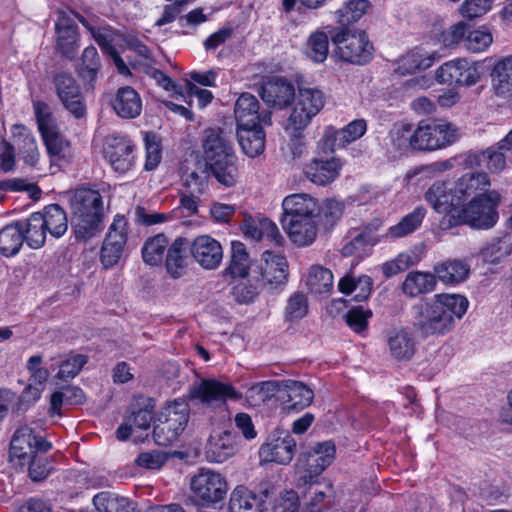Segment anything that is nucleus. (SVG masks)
<instances>
[{
    "label": "nucleus",
    "mask_w": 512,
    "mask_h": 512,
    "mask_svg": "<svg viewBox=\"0 0 512 512\" xmlns=\"http://www.w3.org/2000/svg\"><path fill=\"white\" fill-rule=\"evenodd\" d=\"M469 28V24L464 21H459L442 32L441 42L445 47H456L458 45H462L464 48Z\"/></svg>",
    "instance_id": "obj_61"
},
{
    "label": "nucleus",
    "mask_w": 512,
    "mask_h": 512,
    "mask_svg": "<svg viewBox=\"0 0 512 512\" xmlns=\"http://www.w3.org/2000/svg\"><path fill=\"white\" fill-rule=\"evenodd\" d=\"M190 243L184 237H177L170 243L165 259L167 273L175 279L184 276L189 265Z\"/></svg>",
    "instance_id": "obj_27"
},
{
    "label": "nucleus",
    "mask_w": 512,
    "mask_h": 512,
    "mask_svg": "<svg viewBox=\"0 0 512 512\" xmlns=\"http://www.w3.org/2000/svg\"><path fill=\"white\" fill-rule=\"evenodd\" d=\"M169 245V239L163 233L147 238L141 249L143 261L150 266L161 264Z\"/></svg>",
    "instance_id": "obj_45"
},
{
    "label": "nucleus",
    "mask_w": 512,
    "mask_h": 512,
    "mask_svg": "<svg viewBox=\"0 0 512 512\" xmlns=\"http://www.w3.org/2000/svg\"><path fill=\"white\" fill-rule=\"evenodd\" d=\"M100 67L101 63L97 49L94 46L86 47L78 65L80 76L84 80L92 82L96 79Z\"/></svg>",
    "instance_id": "obj_55"
},
{
    "label": "nucleus",
    "mask_w": 512,
    "mask_h": 512,
    "mask_svg": "<svg viewBox=\"0 0 512 512\" xmlns=\"http://www.w3.org/2000/svg\"><path fill=\"white\" fill-rule=\"evenodd\" d=\"M426 213L427 210L424 206H417L412 212L402 217L397 224L389 227L385 237L397 239L415 232L421 226Z\"/></svg>",
    "instance_id": "obj_40"
},
{
    "label": "nucleus",
    "mask_w": 512,
    "mask_h": 512,
    "mask_svg": "<svg viewBox=\"0 0 512 512\" xmlns=\"http://www.w3.org/2000/svg\"><path fill=\"white\" fill-rule=\"evenodd\" d=\"M236 452L234 439L230 433L213 435L206 447V456L209 461L222 463Z\"/></svg>",
    "instance_id": "obj_38"
},
{
    "label": "nucleus",
    "mask_w": 512,
    "mask_h": 512,
    "mask_svg": "<svg viewBox=\"0 0 512 512\" xmlns=\"http://www.w3.org/2000/svg\"><path fill=\"white\" fill-rule=\"evenodd\" d=\"M326 97L315 87H300L292 102L291 112L284 122L285 132L292 138H300L325 105Z\"/></svg>",
    "instance_id": "obj_5"
},
{
    "label": "nucleus",
    "mask_w": 512,
    "mask_h": 512,
    "mask_svg": "<svg viewBox=\"0 0 512 512\" xmlns=\"http://www.w3.org/2000/svg\"><path fill=\"white\" fill-rule=\"evenodd\" d=\"M24 241L20 222L5 226L0 231V253L5 257L16 255Z\"/></svg>",
    "instance_id": "obj_47"
},
{
    "label": "nucleus",
    "mask_w": 512,
    "mask_h": 512,
    "mask_svg": "<svg viewBox=\"0 0 512 512\" xmlns=\"http://www.w3.org/2000/svg\"><path fill=\"white\" fill-rule=\"evenodd\" d=\"M281 391L280 381H262L251 385L245 392V399L251 407H259Z\"/></svg>",
    "instance_id": "obj_49"
},
{
    "label": "nucleus",
    "mask_w": 512,
    "mask_h": 512,
    "mask_svg": "<svg viewBox=\"0 0 512 512\" xmlns=\"http://www.w3.org/2000/svg\"><path fill=\"white\" fill-rule=\"evenodd\" d=\"M435 60L434 53H424L418 49L412 50L398 60L396 71L401 75L412 74L431 67Z\"/></svg>",
    "instance_id": "obj_42"
},
{
    "label": "nucleus",
    "mask_w": 512,
    "mask_h": 512,
    "mask_svg": "<svg viewBox=\"0 0 512 512\" xmlns=\"http://www.w3.org/2000/svg\"><path fill=\"white\" fill-rule=\"evenodd\" d=\"M50 443L42 436L36 435L33 428L24 425L18 428L10 443V461L14 466L24 469L39 452H46L50 449Z\"/></svg>",
    "instance_id": "obj_10"
},
{
    "label": "nucleus",
    "mask_w": 512,
    "mask_h": 512,
    "mask_svg": "<svg viewBox=\"0 0 512 512\" xmlns=\"http://www.w3.org/2000/svg\"><path fill=\"white\" fill-rule=\"evenodd\" d=\"M335 452L336 449L334 444L330 441H326L318 443L307 453L315 460V463L320 466V472L322 473L333 462Z\"/></svg>",
    "instance_id": "obj_62"
},
{
    "label": "nucleus",
    "mask_w": 512,
    "mask_h": 512,
    "mask_svg": "<svg viewBox=\"0 0 512 512\" xmlns=\"http://www.w3.org/2000/svg\"><path fill=\"white\" fill-rule=\"evenodd\" d=\"M390 356L397 361H409L417 350L416 338L408 327H395L386 334Z\"/></svg>",
    "instance_id": "obj_22"
},
{
    "label": "nucleus",
    "mask_w": 512,
    "mask_h": 512,
    "mask_svg": "<svg viewBox=\"0 0 512 512\" xmlns=\"http://www.w3.org/2000/svg\"><path fill=\"white\" fill-rule=\"evenodd\" d=\"M56 38V49L68 59H74L79 48V34L77 30L62 31Z\"/></svg>",
    "instance_id": "obj_60"
},
{
    "label": "nucleus",
    "mask_w": 512,
    "mask_h": 512,
    "mask_svg": "<svg viewBox=\"0 0 512 512\" xmlns=\"http://www.w3.org/2000/svg\"><path fill=\"white\" fill-rule=\"evenodd\" d=\"M86 362L87 358L84 355H71L61 362L55 377L60 380L72 379L81 371Z\"/></svg>",
    "instance_id": "obj_63"
},
{
    "label": "nucleus",
    "mask_w": 512,
    "mask_h": 512,
    "mask_svg": "<svg viewBox=\"0 0 512 512\" xmlns=\"http://www.w3.org/2000/svg\"><path fill=\"white\" fill-rule=\"evenodd\" d=\"M112 107L119 117L133 119L142 111V100L136 90L126 86L117 91Z\"/></svg>",
    "instance_id": "obj_30"
},
{
    "label": "nucleus",
    "mask_w": 512,
    "mask_h": 512,
    "mask_svg": "<svg viewBox=\"0 0 512 512\" xmlns=\"http://www.w3.org/2000/svg\"><path fill=\"white\" fill-rule=\"evenodd\" d=\"M344 205L342 202L328 199L319 206L317 219L323 223L326 230L333 228L342 217Z\"/></svg>",
    "instance_id": "obj_59"
},
{
    "label": "nucleus",
    "mask_w": 512,
    "mask_h": 512,
    "mask_svg": "<svg viewBox=\"0 0 512 512\" xmlns=\"http://www.w3.org/2000/svg\"><path fill=\"white\" fill-rule=\"evenodd\" d=\"M190 252L194 260L205 270H214L223 260V248L220 242L209 235H200L190 243Z\"/></svg>",
    "instance_id": "obj_19"
},
{
    "label": "nucleus",
    "mask_w": 512,
    "mask_h": 512,
    "mask_svg": "<svg viewBox=\"0 0 512 512\" xmlns=\"http://www.w3.org/2000/svg\"><path fill=\"white\" fill-rule=\"evenodd\" d=\"M343 163L337 157H315L304 167L306 178L318 186L334 182L340 175Z\"/></svg>",
    "instance_id": "obj_20"
},
{
    "label": "nucleus",
    "mask_w": 512,
    "mask_h": 512,
    "mask_svg": "<svg viewBox=\"0 0 512 512\" xmlns=\"http://www.w3.org/2000/svg\"><path fill=\"white\" fill-rule=\"evenodd\" d=\"M71 209L72 225L77 238L86 240L100 231L103 201L98 191L77 189L71 198Z\"/></svg>",
    "instance_id": "obj_3"
},
{
    "label": "nucleus",
    "mask_w": 512,
    "mask_h": 512,
    "mask_svg": "<svg viewBox=\"0 0 512 512\" xmlns=\"http://www.w3.org/2000/svg\"><path fill=\"white\" fill-rule=\"evenodd\" d=\"M501 202L500 194L492 190L462 205L456 215L443 217L439 222L442 230L451 229L465 223L474 228L489 229L498 221L497 207Z\"/></svg>",
    "instance_id": "obj_2"
},
{
    "label": "nucleus",
    "mask_w": 512,
    "mask_h": 512,
    "mask_svg": "<svg viewBox=\"0 0 512 512\" xmlns=\"http://www.w3.org/2000/svg\"><path fill=\"white\" fill-rule=\"evenodd\" d=\"M281 391L284 390L288 396V402L292 408L304 409L308 407L314 399V391L300 381L286 380L280 381Z\"/></svg>",
    "instance_id": "obj_43"
},
{
    "label": "nucleus",
    "mask_w": 512,
    "mask_h": 512,
    "mask_svg": "<svg viewBox=\"0 0 512 512\" xmlns=\"http://www.w3.org/2000/svg\"><path fill=\"white\" fill-rule=\"evenodd\" d=\"M235 117L237 128L255 127L260 122L270 123V114H265L261 118L259 113V101L250 93H243L237 99L235 104Z\"/></svg>",
    "instance_id": "obj_25"
},
{
    "label": "nucleus",
    "mask_w": 512,
    "mask_h": 512,
    "mask_svg": "<svg viewBox=\"0 0 512 512\" xmlns=\"http://www.w3.org/2000/svg\"><path fill=\"white\" fill-rule=\"evenodd\" d=\"M437 284L434 273L422 271H410L403 283L402 292L408 297H417L432 292Z\"/></svg>",
    "instance_id": "obj_34"
},
{
    "label": "nucleus",
    "mask_w": 512,
    "mask_h": 512,
    "mask_svg": "<svg viewBox=\"0 0 512 512\" xmlns=\"http://www.w3.org/2000/svg\"><path fill=\"white\" fill-rule=\"evenodd\" d=\"M470 272L469 264L459 259H449L434 266L436 278L444 284L464 281Z\"/></svg>",
    "instance_id": "obj_35"
},
{
    "label": "nucleus",
    "mask_w": 512,
    "mask_h": 512,
    "mask_svg": "<svg viewBox=\"0 0 512 512\" xmlns=\"http://www.w3.org/2000/svg\"><path fill=\"white\" fill-rule=\"evenodd\" d=\"M257 269L263 284L277 287L285 285L288 280L289 265L286 257L279 252L264 251Z\"/></svg>",
    "instance_id": "obj_17"
},
{
    "label": "nucleus",
    "mask_w": 512,
    "mask_h": 512,
    "mask_svg": "<svg viewBox=\"0 0 512 512\" xmlns=\"http://www.w3.org/2000/svg\"><path fill=\"white\" fill-rule=\"evenodd\" d=\"M57 96L63 106L76 118L85 115L86 107L81 89L75 78L69 73H59L54 77Z\"/></svg>",
    "instance_id": "obj_15"
},
{
    "label": "nucleus",
    "mask_w": 512,
    "mask_h": 512,
    "mask_svg": "<svg viewBox=\"0 0 512 512\" xmlns=\"http://www.w3.org/2000/svg\"><path fill=\"white\" fill-rule=\"evenodd\" d=\"M189 420V406L176 400L166 405L158 414L153 427L154 441L161 446L175 442L185 430Z\"/></svg>",
    "instance_id": "obj_7"
},
{
    "label": "nucleus",
    "mask_w": 512,
    "mask_h": 512,
    "mask_svg": "<svg viewBox=\"0 0 512 512\" xmlns=\"http://www.w3.org/2000/svg\"><path fill=\"white\" fill-rule=\"evenodd\" d=\"M261 507L260 499L245 486H237L230 495V512H251Z\"/></svg>",
    "instance_id": "obj_50"
},
{
    "label": "nucleus",
    "mask_w": 512,
    "mask_h": 512,
    "mask_svg": "<svg viewBox=\"0 0 512 512\" xmlns=\"http://www.w3.org/2000/svg\"><path fill=\"white\" fill-rule=\"evenodd\" d=\"M329 52L328 36L323 31L313 32L307 39L304 54L315 63H323Z\"/></svg>",
    "instance_id": "obj_53"
},
{
    "label": "nucleus",
    "mask_w": 512,
    "mask_h": 512,
    "mask_svg": "<svg viewBox=\"0 0 512 512\" xmlns=\"http://www.w3.org/2000/svg\"><path fill=\"white\" fill-rule=\"evenodd\" d=\"M490 179L484 172H468L453 182L461 206L467 199L490 192Z\"/></svg>",
    "instance_id": "obj_24"
},
{
    "label": "nucleus",
    "mask_w": 512,
    "mask_h": 512,
    "mask_svg": "<svg viewBox=\"0 0 512 512\" xmlns=\"http://www.w3.org/2000/svg\"><path fill=\"white\" fill-rule=\"evenodd\" d=\"M290 241L298 247L311 245L317 237V219L282 220Z\"/></svg>",
    "instance_id": "obj_28"
},
{
    "label": "nucleus",
    "mask_w": 512,
    "mask_h": 512,
    "mask_svg": "<svg viewBox=\"0 0 512 512\" xmlns=\"http://www.w3.org/2000/svg\"><path fill=\"white\" fill-rule=\"evenodd\" d=\"M491 85L497 96L512 97V55L502 58L494 65Z\"/></svg>",
    "instance_id": "obj_33"
},
{
    "label": "nucleus",
    "mask_w": 512,
    "mask_h": 512,
    "mask_svg": "<svg viewBox=\"0 0 512 512\" xmlns=\"http://www.w3.org/2000/svg\"><path fill=\"white\" fill-rule=\"evenodd\" d=\"M242 231L247 238L268 240L277 246H281L284 240L277 225L265 217L245 221Z\"/></svg>",
    "instance_id": "obj_29"
},
{
    "label": "nucleus",
    "mask_w": 512,
    "mask_h": 512,
    "mask_svg": "<svg viewBox=\"0 0 512 512\" xmlns=\"http://www.w3.org/2000/svg\"><path fill=\"white\" fill-rule=\"evenodd\" d=\"M436 80L441 84L472 86L481 79L478 66L466 58H456L445 62L435 72Z\"/></svg>",
    "instance_id": "obj_11"
},
{
    "label": "nucleus",
    "mask_w": 512,
    "mask_h": 512,
    "mask_svg": "<svg viewBox=\"0 0 512 512\" xmlns=\"http://www.w3.org/2000/svg\"><path fill=\"white\" fill-rule=\"evenodd\" d=\"M11 134L24 163L30 167L38 168L40 151L33 133L22 124H14L11 127Z\"/></svg>",
    "instance_id": "obj_26"
},
{
    "label": "nucleus",
    "mask_w": 512,
    "mask_h": 512,
    "mask_svg": "<svg viewBox=\"0 0 512 512\" xmlns=\"http://www.w3.org/2000/svg\"><path fill=\"white\" fill-rule=\"evenodd\" d=\"M296 448V441L288 432L273 435L259 450L261 461L285 465L291 462Z\"/></svg>",
    "instance_id": "obj_18"
},
{
    "label": "nucleus",
    "mask_w": 512,
    "mask_h": 512,
    "mask_svg": "<svg viewBox=\"0 0 512 512\" xmlns=\"http://www.w3.org/2000/svg\"><path fill=\"white\" fill-rule=\"evenodd\" d=\"M204 157L207 167L219 183L227 187L237 183V157L231 143L221 133L213 130L207 132Z\"/></svg>",
    "instance_id": "obj_4"
},
{
    "label": "nucleus",
    "mask_w": 512,
    "mask_h": 512,
    "mask_svg": "<svg viewBox=\"0 0 512 512\" xmlns=\"http://www.w3.org/2000/svg\"><path fill=\"white\" fill-rule=\"evenodd\" d=\"M79 22L91 33L104 53L110 54L116 50L113 45L116 32L113 29L109 27H94L84 17H79Z\"/></svg>",
    "instance_id": "obj_56"
},
{
    "label": "nucleus",
    "mask_w": 512,
    "mask_h": 512,
    "mask_svg": "<svg viewBox=\"0 0 512 512\" xmlns=\"http://www.w3.org/2000/svg\"><path fill=\"white\" fill-rule=\"evenodd\" d=\"M190 489L194 498L203 506H215L227 496L229 485L219 472L201 468L190 479Z\"/></svg>",
    "instance_id": "obj_9"
},
{
    "label": "nucleus",
    "mask_w": 512,
    "mask_h": 512,
    "mask_svg": "<svg viewBox=\"0 0 512 512\" xmlns=\"http://www.w3.org/2000/svg\"><path fill=\"white\" fill-rule=\"evenodd\" d=\"M424 199L444 217L456 215L461 208L453 183L449 181H435L425 192Z\"/></svg>",
    "instance_id": "obj_16"
},
{
    "label": "nucleus",
    "mask_w": 512,
    "mask_h": 512,
    "mask_svg": "<svg viewBox=\"0 0 512 512\" xmlns=\"http://www.w3.org/2000/svg\"><path fill=\"white\" fill-rule=\"evenodd\" d=\"M135 147L133 143L122 135H108L103 144V154L112 169L125 174L135 164Z\"/></svg>",
    "instance_id": "obj_14"
},
{
    "label": "nucleus",
    "mask_w": 512,
    "mask_h": 512,
    "mask_svg": "<svg viewBox=\"0 0 512 512\" xmlns=\"http://www.w3.org/2000/svg\"><path fill=\"white\" fill-rule=\"evenodd\" d=\"M469 302L460 294H436L415 307V327L424 338L448 334L467 311Z\"/></svg>",
    "instance_id": "obj_1"
},
{
    "label": "nucleus",
    "mask_w": 512,
    "mask_h": 512,
    "mask_svg": "<svg viewBox=\"0 0 512 512\" xmlns=\"http://www.w3.org/2000/svg\"><path fill=\"white\" fill-rule=\"evenodd\" d=\"M252 264L246 245L240 241H232L230 260L224 273L233 278H247L250 276Z\"/></svg>",
    "instance_id": "obj_32"
},
{
    "label": "nucleus",
    "mask_w": 512,
    "mask_h": 512,
    "mask_svg": "<svg viewBox=\"0 0 512 512\" xmlns=\"http://www.w3.org/2000/svg\"><path fill=\"white\" fill-rule=\"evenodd\" d=\"M367 0H347L334 12L336 22L342 26L358 21L369 9Z\"/></svg>",
    "instance_id": "obj_51"
},
{
    "label": "nucleus",
    "mask_w": 512,
    "mask_h": 512,
    "mask_svg": "<svg viewBox=\"0 0 512 512\" xmlns=\"http://www.w3.org/2000/svg\"><path fill=\"white\" fill-rule=\"evenodd\" d=\"M237 137L242 151L249 157L260 155L265 148V133L261 125L237 128Z\"/></svg>",
    "instance_id": "obj_36"
},
{
    "label": "nucleus",
    "mask_w": 512,
    "mask_h": 512,
    "mask_svg": "<svg viewBox=\"0 0 512 512\" xmlns=\"http://www.w3.org/2000/svg\"><path fill=\"white\" fill-rule=\"evenodd\" d=\"M190 395L192 399L211 407L224 404L227 400H238L242 397V394L230 383L216 379L201 380L191 388Z\"/></svg>",
    "instance_id": "obj_13"
},
{
    "label": "nucleus",
    "mask_w": 512,
    "mask_h": 512,
    "mask_svg": "<svg viewBox=\"0 0 512 512\" xmlns=\"http://www.w3.org/2000/svg\"><path fill=\"white\" fill-rule=\"evenodd\" d=\"M303 492L304 508L303 512H323L328 506V492H331L333 485L330 481L324 483L307 484Z\"/></svg>",
    "instance_id": "obj_39"
},
{
    "label": "nucleus",
    "mask_w": 512,
    "mask_h": 512,
    "mask_svg": "<svg viewBox=\"0 0 512 512\" xmlns=\"http://www.w3.org/2000/svg\"><path fill=\"white\" fill-rule=\"evenodd\" d=\"M128 222L122 215H116L111 223L101 248V263L105 268L116 265L123 256L127 242Z\"/></svg>",
    "instance_id": "obj_12"
},
{
    "label": "nucleus",
    "mask_w": 512,
    "mask_h": 512,
    "mask_svg": "<svg viewBox=\"0 0 512 512\" xmlns=\"http://www.w3.org/2000/svg\"><path fill=\"white\" fill-rule=\"evenodd\" d=\"M19 222L27 245L33 249L42 247L45 243L47 231L41 213H32L25 221Z\"/></svg>",
    "instance_id": "obj_41"
},
{
    "label": "nucleus",
    "mask_w": 512,
    "mask_h": 512,
    "mask_svg": "<svg viewBox=\"0 0 512 512\" xmlns=\"http://www.w3.org/2000/svg\"><path fill=\"white\" fill-rule=\"evenodd\" d=\"M42 221L46 231L53 237L59 238L65 234L68 229V221L65 211L58 204H52L45 207L41 213Z\"/></svg>",
    "instance_id": "obj_48"
},
{
    "label": "nucleus",
    "mask_w": 512,
    "mask_h": 512,
    "mask_svg": "<svg viewBox=\"0 0 512 512\" xmlns=\"http://www.w3.org/2000/svg\"><path fill=\"white\" fill-rule=\"evenodd\" d=\"M98 512H140L130 498L111 491H103L93 497Z\"/></svg>",
    "instance_id": "obj_31"
},
{
    "label": "nucleus",
    "mask_w": 512,
    "mask_h": 512,
    "mask_svg": "<svg viewBox=\"0 0 512 512\" xmlns=\"http://www.w3.org/2000/svg\"><path fill=\"white\" fill-rule=\"evenodd\" d=\"M493 43V35L485 26H479L475 29L469 28L464 49L470 53L485 52Z\"/></svg>",
    "instance_id": "obj_54"
},
{
    "label": "nucleus",
    "mask_w": 512,
    "mask_h": 512,
    "mask_svg": "<svg viewBox=\"0 0 512 512\" xmlns=\"http://www.w3.org/2000/svg\"><path fill=\"white\" fill-rule=\"evenodd\" d=\"M33 109L41 136L59 130L50 106L40 100L33 102Z\"/></svg>",
    "instance_id": "obj_57"
},
{
    "label": "nucleus",
    "mask_w": 512,
    "mask_h": 512,
    "mask_svg": "<svg viewBox=\"0 0 512 512\" xmlns=\"http://www.w3.org/2000/svg\"><path fill=\"white\" fill-rule=\"evenodd\" d=\"M241 279L242 281L234 286L233 295L240 303L251 302L259 294L263 283L258 276Z\"/></svg>",
    "instance_id": "obj_58"
},
{
    "label": "nucleus",
    "mask_w": 512,
    "mask_h": 512,
    "mask_svg": "<svg viewBox=\"0 0 512 512\" xmlns=\"http://www.w3.org/2000/svg\"><path fill=\"white\" fill-rule=\"evenodd\" d=\"M372 285L373 281L368 275H361L358 278L346 275L339 280L338 289L346 295L354 293V300L362 302L369 298Z\"/></svg>",
    "instance_id": "obj_44"
},
{
    "label": "nucleus",
    "mask_w": 512,
    "mask_h": 512,
    "mask_svg": "<svg viewBox=\"0 0 512 512\" xmlns=\"http://www.w3.org/2000/svg\"><path fill=\"white\" fill-rule=\"evenodd\" d=\"M337 56L344 62L365 65L374 55V47L367 34L358 29H340L332 36Z\"/></svg>",
    "instance_id": "obj_8"
},
{
    "label": "nucleus",
    "mask_w": 512,
    "mask_h": 512,
    "mask_svg": "<svg viewBox=\"0 0 512 512\" xmlns=\"http://www.w3.org/2000/svg\"><path fill=\"white\" fill-rule=\"evenodd\" d=\"M334 277L328 268L312 265L305 278L308 289L315 294L329 293L333 288Z\"/></svg>",
    "instance_id": "obj_46"
},
{
    "label": "nucleus",
    "mask_w": 512,
    "mask_h": 512,
    "mask_svg": "<svg viewBox=\"0 0 512 512\" xmlns=\"http://www.w3.org/2000/svg\"><path fill=\"white\" fill-rule=\"evenodd\" d=\"M378 241V237L372 232V230L365 228L364 230L356 231L347 237L341 251L345 257H362L367 254L368 248L374 246Z\"/></svg>",
    "instance_id": "obj_37"
},
{
    "label": "nucleus",
    "mask_w": 512,
    "mask_h": 512,
    "mask_svg": "<svg viewBox=\"0 0 512 512\" xmlns=\"http://www.w3.org/2000/svg\"><path fill=\"white\" fill-rule=\"evenodd\" d=\"M295 88L291 82L284 78L272 77L261 87L262 100L270 107L283 109L287 107L296 96Z\"/></svg>",
    "instance_id": "obj_23"
},
{
    "label": "nucleus",
    "mask_w": 512,
    "mask_h": 512,
    "mask_svg": "<svg viewBox=\"0 0 512 512\" xmlns=\"http://www.w3.org/2000/svg\"><path fill=\"white\" fill-rule=\"evenodd\" d=\"M320 466L315 463V460L309 454L303 453L297 460L296 469V486L301 488L307 484L320 483L317 478L321 474Z\"/></svg>",
    "instance_id": "obj_52"
},
{
    "label": "nucleus",
    "mask_w": 512,
    "mask_h": 512,
    "mask_svg": "<svg viewBox=\"0 0 512 512\" xmlns=\"http://www.w3.org/2000/svg\"><path fill=\"white\" fill-rule=\"evenodd\" d=\"M282 220L317 219L319 204L309 194L297 193L286 196L282 201Z\"/></svg>",
    "instance_id": "obj_21"
},
{
    "label": "nucleus",
    "mask_w": 512,
    "mask_h": 512,
    "mask_svg": "<svg viewBox=\"0 0 512 512\" xmlns=\"http://www.w3.org/2000/svg\"><path fill=\"white\" fill-rule=\"evenodd\" d=\"M308 312L307 297L301 292L293 293L288 299L285 316L290 321L303 318Z\"/></svg>",
    "instance_id": "obj_64"
},
{
    "label": "nucleus",
    "mask_w": 512,
    "mask_h": 512,
    "mask_svg": "<svg viewBox=\"0 0 512 512\" xmlns=\"http://www.w3.org/2000/svg\"><path fill=\"white\" fill-rule=\"evenodd\" d=\"M461 137L455 124L446 120L420 121L410 138V146L417 151L445 149Z\"/></svg>",
    "instance_id": "obj_6"
}]
</instances>
